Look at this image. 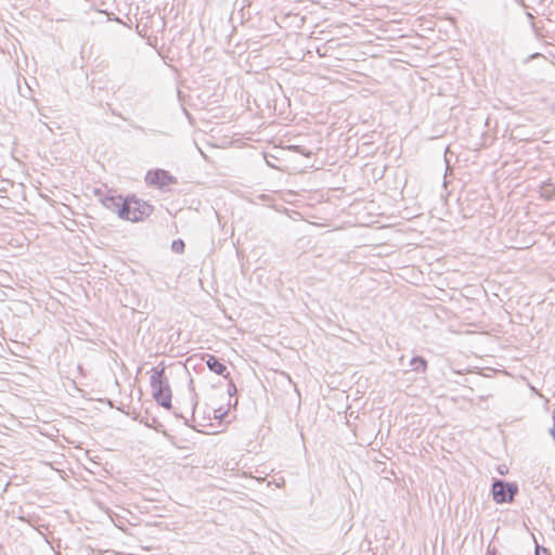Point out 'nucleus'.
Wrapping results in <instances>:
<instances>
[{
  "label": "nucleus",
  "instance_id": "obj_5",
  "mask_svg": "<svg viewBox=\"0 0 555 555\" xmlns=\"http://www.w3.org/2000/svg\"><path fill=\"white\" fill-rule=\"evenodd\" d=\"M205 358L206 365L211 372L224 378H229L230 373L228 372V367L219 358L212 354H206Z\"/></svg>",
  "mask_w": 555,
  "mask_h": 555
},
{
  "label": "nucleus",
  "instance_id": "obj_3",
  "mask_svg": "<svg viewBox=\"0 0 555 555\" xmlns=\"http://www.w3.org/2000/svg\"><path fill=\"white\" fill-rule=\"evenodd\" d=\"M518 491L517 483L503 479H495L491 487L493 501L498 504L511 503Z\"/></svg>",
  "mask_w": 555,
  "mask_h": 555
},
{
  "label": "nucleus",
  "instance_id": "obj_15",
  "mask_svg": "<svg viewBox=\"0 0 555 555\" xmlns=\"http://www.w3.org/2000/svg\"><path fill=\"white\" fill-rule=\"evenodd\" d=\"M486 555H499L498 550L494 546H491V544H489Z\"/></svg>",
  "mask_w": 555,
  "mask_h": 555
},
{
  "label": "nucleus",
  "instance_id": "obj_13",
  "mask_svg": "<svg viewBox=\"0 0 555 555\" xmlns=\"http://www.w3.org/2000/svg\"><path fill=\"white\" fill-rule=\"evenodd\" d=\"M215 418L222 420L227 415V411L220 409H217L214 411Z\"/></svg>",
  "mask_w": 555,
  "mask_h": 555
},
{
  "label": "nucleus",
  "instance_id": "obj_11",
  "mask_svg": "<svg viewBox=\"0 0 555 555\" xmlns=\"http://www.w3.org/2000/svg\"><path fill=\"white\" fill-rule=\"evenodd\" d=\"M534 554L535 555H551V552L548 548L541 546L539 544H535Z\"/></svg>",
  "mask_w": 555,
  "mask_h": 555
},
{
  "label": "nucleus",
  "instance_id": "obj_1",
  "mask_svg": "<svg viewBox=\"0 0 555 555\" xmlns=\"http://www.w3.org/2000/svg\"><path fill=\"white\" fill-rule=\"evenodd\" d=\"M151 388L154 400L164 409L170 410L172 408L171 399L172 392L169 380L165 373V366L154 367L151 376Z\"/></svg>",
  "mask_w": 555,
  "mask_h": 555
},
{
  "label": "nucleus",
  "instance_id": "obj_17",
  "mask_svg": "<svg viewBox=\"0 0 555 555\" xmlns=\"http://www.w3.org/2000/svg\"><path fill=\"white\" fill-rule=\"evenodd\" d=\"M196 396L197 395L193 391V396H192V410H193V412L195 411V408L197 406Z\"/></svg>",
  "mask_w": 555,
  "mask_h": 555
},
{
  "label": "nucleus",
  "instance_id": "obj_9",
  "mask_svg": "<svg viewBox=\"0 0 555 555\" xmlns=\"http://www.w3.org/2000/svg\"><path fill=\"white\" fill-rule=\"evenodd\" d=\"M119 116H120L124 120L129 121V125L132 127V129H134V130H135V131H138V132H141V133H143V134H149V133H154V134H156V133H162L160 131H157V130L146 129V128H144V127H142V126H140V125H138V124H135L134 121L129 120V119H127V118L122 117L121 115H119Z\"/></svg>",
  "mask_w": 555,
  "mask_h": 555
},
{
  "label": "nucleus",
  "instance_id": "obj_4",
  "mask_svg": "<svg viewBox=\"0 0 555 555\" xmlns=\"http://www.w3.org/2000/svg\"><path fill=\"white\" fill-rule=\"evenodd\" d=\"M145 182L159 190H165L169 185L177 184L178 180L169 171L157 168L146 172Z\"/></svg>",
  "mask_w": 555,
  "mask_h": 555
},
{
  "label": "nucleus",
  "instance_id": "obj_10",
  "mask_svg": "<svg viewBox=\"0 0 555 555\" xmlns=\"http://www.w3.org/2000/svg\"><path fill=\"white\" fill-rule=\"evenodd\" d=\"M184 248H185V244L181 238L175 240L171 243V249H172V251H175L177 254H182L184 251Z\"/></svg>",
  "mask_w": 555,
  "mask_h": 555
},
{
  "label": "nucleus",
  "instance_id": "obj_7",
  "mask_svg": "<svg viewBox=\"0 0 555 555\" xmlns=\"http://www.w3.org/2000/svg\"><path fill=\"white\" fill-rule=\"evenodd\" d=\"M540 196L546 201L555 198V184L551 181H544L540 186Z\"/></svg>",
  "mask_w": 555,
  "mask_h": 555
},
{
  "label": "nucleus",
  "instance_id": "obj_14",
  "mask_svg": "<svg viewBox=\"0 0 555 555\" xmlns=\"http://www.w3.org/2000/svg\"><path fill=\"white\" fill-rule=\"evenodd\" d=\"M296 151H297L298 153H300L301 155L306 156V157H309V156H311V154H312L310 151H306V150H305L304 147H301V146H296Z\"/></svg>",
  "mask_w": 555,
  "mask_h": 555
},
{
  "label": "nucleus",
  "instance_id": "obj_6",
  "mask_svg": "<svg viewBox=\"0 0 555 555\" xmlns=\"http://www.w3.org/2000/svg\"><path fill=\"white\" fill-rule=\"evenodd\" d=\"M124 197L125 196H121V195H106L101 199V202L105 208H107L108 210H111L113 212H116L117 216L119 217L120 207L122 206V203H124Z\"/></svg>",
  "mask_w": 555,
  "mask_h": 555
},
{
  "label": "nucleus",
  "instance_id": "obj_2",
  "mask_svg": "<svg viewBox=\"0 0 555 555\" xmlns=\"http://www.w3.org/2000/svg\"><path fill=\"white\" fill-rule=\"evenodd\" d=\"M153 211L154 207L147 202L137 197L135 195H128L124 197L119 218L131 222H140L150 217Z\"/></svg>",
  "mask_w": 555,
  "mask_h": 555
},
{
  "label": "nucleus",
  "instance_id": "obj_16",
  "mask_svg": "<svg viewBox=\"0 0 555 555\" xmlns=\"http://www.w3.org/2000/svg\"><path fill=\"white\" fill-rule=\"evenodd\" d=\"M527 17L531 21V27H532V29H533L535 33H538V30H539V29H538V27L535 26V24H534V22H533V15H532L531 13H529V12H528V13H527Z\"/></svg>",
  "mask_w": 555,
  "mask_h": 555
},
{
  "label": "nucleus",
  "instance_id": "obj_12",
  "mask_svg": "<svg viewBox=\"0 0 555 555\" xmlns=\"http://www.w3.org/2000/svg\"><path fill=\"white\" fill-rule=\"evenodd\" d=\"M228 379H229V383H228V393H229V396L232 397V396L236 395L237 388H236L234 382L230 377Z\"/></svg>",
  "mask_w": 555,
  "mask_h": 555
},
{
  "label": "nucleus",
  "instance_id": "obj_8",
  "mask_svg": "<svg viewBox=\"0 0 555 555\" xmlns=\"http://www.w3.org/2000/svg\"><path fill=\"white\" fill-rule=\"evenodd\" d=\"M410 365L413 371L424 373L427 370V361L421 356H415L411 359Z\"/></svg>",
  "mask_w": 555,
  "mask_h": 555
}]
</instances>
